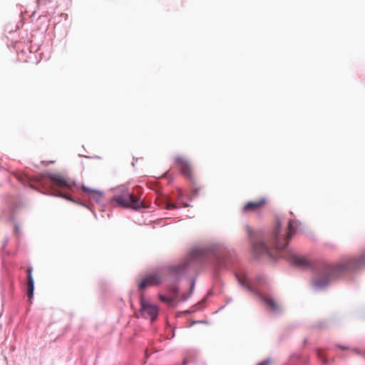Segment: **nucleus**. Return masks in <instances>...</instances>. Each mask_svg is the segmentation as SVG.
Returning <instances> with one entry per match:
<instances>
[{"label":"nucleus","mask_w":365,"mask_h":365,"mask_svg":"<svg viewBox=\"0 0 365 365\" xmlns=\"http://www.w3.org/2000/svg\"><path fill=\"white\" fill-rule=\"evenodd\" d=\"M209 250L211 249L209 248ZM207 251L208 248L205 247L192 249L189 254L188 262L179 264L177 266L160 268L154 272L146 274L139 282V289H145L147 287L158 285L167 277H170L174 280L178 279L186 273L190 266L203 257Z\"/></svg>","instance_id":"nucleus-1"},{"label":"nucleus","mask_w":365,"mask_h":365,"mask_svg":"<svg viewBox=\"0 0 365 365\" xmlns=\"http://www.w3.org/2000/svg\"><path fill=\"white\" fill-rule=\"evenodd\" d=\"M298 222L289 220L288 230L284 231L281 227L279 222L274 231V241L273 248L277 252H282L280 257L286 258L290 263L299 266H309V262L302 256L296 255L294 252L287 250L288 240L297 231Z\"/></svg>","instance_id":"nucleus-2"},{"label":"nucleus","mask_w":365,"mask_h":365,"mask_svg":"<svg viewBox=\"0 0 365 365\" xmlns=\"http://www.w3.org/2000/svg\"><path fill=\"white\" fill-rule=\"evenodd\" d=\"M365 267V252L359 258H351L345 263H340L334 266L329 264L324 265V274L326 278L321 280L318 278L314 279L312 285L315 289H321L325 288L329 284L328 278L334 276L335 273L345 270V269H357Z\"/></svg>","instance_id":"nucleus-3"},{"label":"nucleus","mask_w":365,"mask_h":365,"mask_svg":"<svg viewBox=\"0 0 365 365\" xmlns=\"http://www.w3.org/2000/svg\"><path fill=\"white\" fill-rule=\"evenodd\" d=\"M114 200L120 206L126 208L137 210L143 207L142 202L139 199L135 198L133 194L128 190L121 194L115 195Z\"/></svg>","instance_id":"nucleus-4"},{"label":"nucleus","mask_w":365,"mask_h":365,"mask_svg":"<svg viewBox=\"0 0 365 365\" xmlns=\"http://www.w3.org/2000/svg\"><path fill=\"white\" fill-rule=\"evenodd\" d=\"M140 312L144 318L148 319L151 322H153L157 319L159 312L157 305L150 303L145 298L144 295H141L140 297Z\"/></svg>","instance_id":"nucleus-5"},{"label":"nucleus","mask_w":365,"mask_h":365,"mask_svg":"<svg viewBox=\"0 0 365 365\" xmlns=\"http://www.w3.org/2000/svg\"><path fill=\"white\" fill-rule=\"evenodd\" d=\"M247 229L248 235L252 240V251L254 255L256 257H267L269 258H272V255L268 247L263 242L254 241L252 230L249 227H247Z\"/></svg>","instance_id":"nucleus-6"},{"label":"nucleus","mask_w":365,"mask_h":365,"mask_svg":"<svg viewBox=\"0 0 365 365\" xmlns=\"http://www.w3.org/2000/svg\"><path fill=\"white\" fill-rule=\"evenodd\" d=\"M47 177L51 180V181L56 185V186L61 188H67L71 190H73L74 186V182L68 180L65 177L61 175L58 173H48Z\"/></svg>","instance_id":"nucleus-7"},{"label":"nucleus","mask_w":365,"mask_h":365,"mask_svg":"<svg viewBox=\"0 0 365 365\" xmlns=\"http://www.w3.org/2000/svg\"><path fill=\"white\" fill-rule=\"evenodd\" d=\"M81 188L86 195L94 200L97 203L100 204L102 202L104 197L103 192L91 189L85 185H82Z\"/></svg>","instance_id":"nucleus-8"},{"label":"nucleus","mask_w":365,"mask_h":365,"mask_svg":"<svg viewBox=\"0 0 365 365\" xmlns=\"http://www.w3.org/2000/svg\"><path fill=\"white\" fill-rule=\"evenodd\" d=\"M175 162L180 169L182 174L186 177H190L191 171L188 163L181 157H177L175 158Z\"/></svg>","instance_id":"nucleus-9"},{"label":"nucleus","mask_w":365,"mask_h":365,"mask_svg":"<svg viewBox=\"0 0 365 365\" xmlns=\"http://www.w3.org/2000/svg\"><path fill=\"white\" fill-rule=\"evenodd\" d=\"M236 277L237 278L239 283L242 286L246 287L250 291L253 290L252 286L254 284L252 282L250 277L247 274H245V273L239 274H237Z\"/></svg>","instance_id":"nucleus-10"},{"label":"nucleus","mask_w":365,"mask_h":365,"mask_svg":"<svg viewBox=\"0 0 365 365\" xmlns=\"http://www.w3.org/2000/svg\"><path fill=\"white\" fill-rule=\"evenodd\" d=\"M265 199H261L257 202H249L243 207L245 212H253L258 210L263 205L265 204Z\"/></svg>","instance_id":"nucleus-11"},{"label":"nucleus","mask_w":365,"mask_h":365,"mask_svg":"<svg viewBox=\"0 0 365 365\" xmlns=\"http://www.w3.org/2000/svg\"><path fill=\"white\" fill-rule=\"evenodd\" d=\"M169 292L172 293L173 295L165 296L163 294H159V299L161 302H165V303H168V304H171V303L174 302L176 300V299H177L176 294L178 292V288L175 287L170 288L169 289Z\"/></svg>","instance_id":"nucleus-12"},{"label":"nucleus","mask_w":365,"mask_h":365,"mask_svg":"<svg viewBox=\"0 0 365 365\" xmlns=\"http://www.w3.org/2000/svg\"><path fill=\"white\" fill-rule=\"evenodd\" d=\"M260 299L267 306L269 307L272 312L277 313L279 312L278 305L272 297H264L260 296Z\"/></svg>","instance_id":"nucleus-13"},{"label":"nucleus","mask_w":365,"mask_h":365,"mask_svg":"<svg viewBox=\"0 0 365 365\" xmlns=\"http://www.w3.org/2000/svg\"><path fill=\"white\" fill-rule=\"evenodd\" d=\"M34 282L31 274V268L29 269L28 274V284H27V294L29 298H31L34 294Z\"/></svg>","instance_id":"nucleus-14"},{"label":"nucleus","mask_w":365,"mask_h":365,"mask_svg":"<svg viewBox=\"0 0 365 365\" xmlns=\"http://www.w3.org/2000/svg\"><path fill=\"white\" fill-rule=\"evenodd\" d=\"M53 195L66 199L70 201H73V200L72 199V197L70 195H63L60 192H57V193L54 194Z\"/></svg>","instance_id":"nucleus-15"},{"label":"nucleus","mask_w":365,"mask_h":365,"mask_svg":"<svg viewBox=\"0 0 365 365\" xmlns=\"http://www.w3.org/2000/svg\"><path fill=\"white\" fill-rule=\"evenodd\" d=\"M178 206L176 204L174 203H168L166 205V209L167 210H172V209H176Z\"/></svg>","instance_id":"nucleus-16"},{"label":"nucleus","mask_w":365,"mask_h":365,"mask_svg":"<svg viewBox=\"0 0 365 365\" xmlns=\"http://www.w3.org/2000/svg\"><path fill=\"white\" fill-rule=\"evenodd\" d=\"M178 203L179 205H180L182 207H186L188 206V205L187 203H184L180 199H178Z\"/></svg>","instance_id":"nucleus-17"},{"label":"nucleus","mask_w":365,"mask_h":365,"mask_svg":"<svg viewBox=\"0 0 365 365\" xmlns=\"http://www.w3.org/2000/svg\"><path fill=\"white\" fill-rule=\"evenodd\" d=\"M270 363L269 359L264 360L260 363H259L257 365H269Z\"/></svg>","instance_id":"nucleus-18"},{"label":"nucleus","mask_w":365,"mask_h":365,"mask_svg":"<svg viewBox=\"0 0 365 365\" xmlns=\"http://www.w3.org/2000/svg\"><path fill=\"white\" fill-rule=\"evenodd\" d=\"M14 229H15V231H16L18 234H19V233H20V229H19V227L17 225H15Z\"/></svg>","instance_id":"nucleus-19"},{"label":"nucleus","mask_w":365,"mask_h":365,"mask_svg":"<svg viewBox=\"0 0 365 365\" xmlns=\"http://www.w3.org/2000/svg\"><path fill=\"white\" fill-rule=\"evenodd\" d=\"M187 363V360L185 359L182 362V365H186Z\"/></svg>","instance_id":"nucleus-20"}]
</instances>
